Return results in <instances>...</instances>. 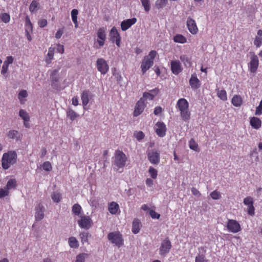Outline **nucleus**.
<instances>
[{
	"label": "nucleus",
	"instance_id": "1",
	"mask_svg": "<svg viewBox=\"0 0 262 262\" xmlns=\"http://www.w3.org/2000/svg\"><path fill=\"white\" fill-rule=\"evenodd\" d=\"M126 160L127 157L125 154L119 150H116L112 161V166L114 170L119 172H122V170H120V169L125 166Z\"/></svg>",
	"mask_w": 262,
	"mask_h": 262
},
{
	"label": "nucleus",
	"instance_id": "2",
	"mask_svg": "<svg viewBox=\"0 0 262 262\" xmlns=\"http://www.w3.org/2000/svg\"><path fill=\"white\" fill-rule=\"evenodd\" d=\"M17 156L15 151H9L4 153L2 158V166L4 169H8L17 161Z\"/></svg>",
	"mask_w": 262,
	"mask_h": 262
},
{
	"label": "nucleus",
	"instance_id": "3",
	"mask_svg": "<svg viewBox=\"0 0 262 262\" xmlns=\"http://www.w3.org/2000/svg\"><path fill=\"white\" fill-rule=\"evenodd\" d=\"M157 53L155 50L151 51L148 55L145 56L141 64V69L143 74L149 69L154 64V60Z\"/></svg>",
	"mask_w": 262,
	"mask_h": 262
},
{
	"label": "nucleus",
	"instance_id": "4",
	"mask_svg": "<svg viewBox=\"0 0 262 262\" xmlns=\"http://www.w3.org/2000/svg\"><path fill=\"white\" fill-rule=\"evenodd\" d=\"M107 238L111 243L115 244L118 247H120L123 245V239L119 232H110L107 235Z\"/></svg>",
	"mask_w": 262,
	"mask_h": 262
},
{
	"label": "nucleus",
	"instance_id": "5",
	"mask_svg": "<svg viewBox=\"0 0 262 262\" xmlns=\"http://www.w3.org/2000/svg\"><path fill=\"white\" fill-rule=\"evenodd\" d=\"M147 157L149 162L152 164L157 165L160 160V152L156 149H152L147 152Z\"/></svg>",
	"mask_w": 262,
	"mask_h": 262
},
{
	"label": "nucleus",
	"instance_id": "6",
	"mask_svg": "<svg viewBox=\"0 0 262 262\" xmlns=\"http://www.w3.org/2000/svg\"><path fill=\"white\" fill-rule=\"evenodd\" d=\"M171 242L168 237H166L162 241L159 249L160 254L162 256H165L167 254L171 248Z\"/></svg>",
	"mask_w": 262,
	"mask_h": 262
},
{
	"label": "nucleus",
	"instance_id": "7",
	"mask_svg": "<svg viewBox=\"0 0 262 262\" xmlns=\"http://www.w3.org/2000/svg\"><path fill=\"white\" fill-rule=\"evenodd\" d=\"M97 68L102 74H105L108 71L109 67L105 60L100 58L96 61Z\"/></svg>",
	"mask_w": 262,
	"mask_h": 262
},
{
	"label": "nucleus",
	"instance_id": "8",
	"mask_svg": "<svg viewBox=\"0 0 262 262\" xmlns=\"http://www.w3.org/2000/svg\"><path fill=\"white\" fill-rule=\"evenodd\" d=\"M80 219L78 220V224L79 227L81 228L88 229H89L91 226L92 223V221L91 219L89 216H80Z\"/></svg>",
	"mask_w": 262,
	"mask_h": 262
},
{
	"label": "nucleus",
	"instance_id": "9",
	"mask_svg": "<svg viewBox=\"0 0 262 262\" xmlns=\"http://www.w3.org/2000/svg\"><path fill=\"white\" fill-rule=\"evenodd\" d=\"M227 228L230 232L233 233H237L241 230L239 224L236 221L233 220H228Z\"/></svg>",
	"mask_w": 262,
	"mask_h": 262
},
{
	"label": "nucleus",
	"instance_id": "10",
	"mask_svg": "<svg viewBox=\"0 0 262 262\" xmlns=\"http://www.w3.org/2000/svg\"><path fill=\"white\" fill-rule=\"evenodd\" d=\"M97 42L99 44V47H97L96 46H95V47L96 49H99L101 48V47L103 46L104 45V41L106 39V34L105 31L103 28H100L98 29L97 32Z\"/></svg>",
	"mask_w": 262,
	"mask_h": 262
},
{
	"label": "nucleus",
	"instance_id": "11",
	"mask_svg": "<svg viewBox=\"0 0 262 262\" xmlns=\"http://www.w3.org/2000/svg\"><path fill=\"white\" fill-rule=\"evenodd\" d=\"M155 129L159 137H163L165 136L166 127L163 122H157L155 125Z\"/></svg>",
	"mask_w": 262,
	"mask_h": 262
},
{
	"label": "nucleus",
	"instance_id": "12",
	"mask_svg": "<svg viewBox=\"0 0 262 262\" xmlns=\"http://www.w3.org/2000/svg\"><path fill=\"white\" fill-rule=\"evenodd\" d=\"M250 61L248 64V68L252 73H255L258 66V59L257 56L253 54L250 57Z\"/></svg>",
	"mask_w": 262,
	"mask_h": 262
},
{
	"label": "nucleus",
	"instance_id": "13",
	"mask_svg": "<svg viewBox=\"0 0 262 262\" xmlns=\"http://www.w3.org/2000/svg\"><path fill=\"white\" fill-rule=\"evenodd\" d=\"M111 40L112 42H115L118 47H120L121 37L117 29L114 27L110 31Z\"/></svg>",
	"mask_w": 262,
	"mask_h": 262
},
{
	"label": "nucleus",
	"instance_id": "14",
	"mask_svg": "<svg viewBox=\"0 0 262 262\" xmlns=\"http://www.w3.org/2000/svg\"><path fill=\"white\" fill-rule=\"evenodd\" d=\"M45 209L43 205L39 203L35 207V218L36 221H39L44 217Z\"/></svg>",
	"mask_w": 262,
	"mask_h": 262
},
{
	"label": "nucleus",
	"instance_id": "15",
	"mask_svg": "<svg viewBox=\"0 0 262 262\" xmlns=\"http://www.w3.org/2000/svg\"><path fill=\"white\" fill-rule=\"evenodd\" d=\"M145 104L143 99H140L136 103L135 110L134 111V116L137 117L140 115L144 111Z\"/></svg>",
	"mask_w": 262,
	"mask_h": 262
},
{
	"label": "nucleus",
	"instance_id": "16",
	"mask_svg": "<svg viewBox=\"0 0 262 262\" xmlns=\"http://www.w3.org/2000/svg\"><path fill=\"white\" fill-rule=\"evenodd\" d=\"M170 66L171 72L174 75H178L183 70L181 64L178 60H172L170 62Z\"/></svg>",
	"mask_w": 262,
	"mask_h": 262
},
{
	"label": "nucleus",
	"instance_id": "17",
	"mask_svg": "<svg viewBox=\"0 0 262 262\" xmlns=\"http://www.w3.org/2000/svg\"><path fill=\"white\" fill-rule=\"evenodd\" d=\"M186 23L189 32L192 34H196L198 31V29L195 20L190 17H188L187 19Z\"/></svg>",
	"mask_w": 262,
	"mask_h": 262
},
{
	"label": "nucleus",
	"instance_id": "18",
	"mask_svg": "<svg viewBox=\"0 0 262 262\" xmlns=\"http://www.w3.org/2000/svg\"><path fill=\"white\" fill-rule=\"evenodd\" d=\"M92 94L88 90L83 91L81 94V99L82 102V105L83 108L85 110L86 106L89 102L90 99L91 98Z\"/></svg>",
	"mask_w": 262,
	"mask_h": 262
},
{
	"label": "nucleus",
	"instance_id": "19",
	"mask_svg": "<svg viewBox=\"0 0 262 262\" xmlns=\"http://www.w3.org/2000/svg\"><path fill=\"white\" fill-rule=\"evenodd\" d=\"M137 22L136 18H132L131 19H127L122 21L121 23V28L122 31H124L129 28Z\"/></svg>",
	"mask_w": 262,
	"mask_h": 262
},
{
	"label": "nucleus",
	"instance_id": "20",
	"mask_svg": "<svg viewBox=\"0 0 262 262\" xmlns=\"http://www.w3.org/2000/svg\"><path fill=\"white\" fill-rule=\"evenodd\" d=\"M177 107L180 111L188 110L189 103L185 98H180L177 103Z\"/></svg>",
	"mask_w": 262,
	"mask_h": 262
},
{
	"label": "nucleus",
	"instance_id": "21",
	"mask_svg": "<svg viewBox=\"0 0 262 262\" xmlns=\"http://www.w3.org/2000/svg\"><path fill=\"white\" fill-rule=\"evenodd\" d=\"M189 84L193 89H198L200 86V81L197 78L195 74L191 75V78L189 80Z\"/></svg>",
	"mask_w": 262,
	"mask_h": 262
},
{
	"label": "nucleus",
	"instance_id": "22",
	"mask_svg": "<svg viewBox=\"0 0 262 262\" xmlns=\"http://www.w3.org/2000/svg\"><path fill=\"white\" fill-rule=\"evenodd\" d=\"M141 227L140 221L138 219H134L132 224V232L133 233H138L140 231Z\"/></svg>",
	"mask_w": 262,
	"mask_h": 262
},
{
	"label": "nucleus",
	"instance_id": "23",
	"mask_svg": "<svg viewBox=\"0 0 262 262\" xmlns=\"http://www.w3.org/2000/svg\"><path fill=\"white\" fill-rule=\"evenodd\" d=\"M250 125L255 129H259L261 125V120L257 117H253L250 120Z\"/></svg>",
	"mask_w": 262,
	"mask_h": 262
},
{
	"label": "nucleus",
	"instance_id": "24",
	"mask_svg": "<svg viewBox=\"0 0 262 262\" xmlns=\"http://www.w3.org/2000/svg\"><path fill=\"white\" fill-rule=\"evenodd\" d=\"M119 205L114 202L111 203L108 206V210L112 214H115L119 210Z\"/></svg>",
	"mask_w": 262,
	"mask_h": 262
},
{
	"label": "nucleus",
	"instance_id": "25",
	"mask_svg": "<svg viewBox=\"0 0 262 262\" xmlns=\"http://www.w3.org/2000/svg\"><path fill=\"white\" fill-rule=\"evenodd\" d=\"M55 48L53 47H50L48 49V53L46 57V62L49 64L51 62V61L53 59L54 57V53Z\"/></svg>",
	"mask_w": 262,
	"mask_h": 262
},
{
	"label": "nucleus",
	"instance_id": "26",
	"mask_svg": "<svg viewBox=\"0 0 262 262\" xmlns=\"http://www.w3.org/2000/svg\"><path fill=\"white\" fill-rule=\"evenodd\" d=\"M231 102L234 106L238 107L240 106L242 103V99L239 96L235 95L232 98Z\"/></svg>",
	"mask_w": 262,
	"mask_h": 262
},
{
	"label": "nucleus",
	"instance_id": "27",
	"mask_svg": "<svg viewBox=\"0 0 262 262\" xmlns=\"http://www.w3.org/2000/svg\"><path fill=\"white\" fill-rule=\"evenodd\" d=\"M82 210V208L80 205L78 204H75L72 206V211L73 214H74L75 215L77 216H81L80 213L81 211Z\"/></svg>",
	"mask_w": 262,
	"mask_h": 262
},
{
	"label": "nucleus",
	"instance_id": "28",
	"mask_svg": "<svg viewBox=\"0 0 262 262\" xmlns=\"http://www.w3.org/2000/svg\"><path fill=\"white\" fill-rule=\"evenodd\" d=\"M67 117H69L71 121H74L78 116V115L72 109L69 108L67 112Z\"/></svg>",
	"mask_w": 262,
	"mask_h": 262
},
{
	"label": "nucleus",
	"instance_id": "29",
	"mask_svg": "<svg viewBox=\"0 0 262 262\" xmlns=\"http://www.w3.org/2000/svg\"><path fill=\"white\" fill-rule=\"evenodd\" d=\"M8 137L12 139L18 140L19 138V134L17 130H10L8 133Z\"/></svg>",
	"mask_w": 262,
	"mask_h": 262
},
{
	"label": "nucleus",
	"instance_id": "30",
	"mask_svg": "<svg viewBox=\"0 0 262 262\" xmlns=\"http://www.w3.org/2000/svg\"><path fill=\"white\" fill-rule=\"evenodd\" d=\"M181 117L185 121H188L190 118V113L189 110H185L180 111Z\"/></svg>",
	"mask_w": 262,
	"mask_h": 262
},
{
	"label": "nucleus",
	"instance_id": "31",
	"mask_svg": "<svg viewBox=\"0 0 262 262\" xmlns=\"http://www.w3.org/2000/svg\"><path fill=\"white\" fill-rule=\"evenodd\" d=\"M78 14V11L77 9H73L71 11L72 19L74 24H75V27H78L77 22V15Z\"/></svg>",
	"mask_w": 262,
	"mask_h": 262
},
{
	"label": "nucleus",
	"instance_id": "32",
	"mask_svg": "<svg viewBox=\"0 0 262 262\" xmlns=\"http://www.w3.org/2000/svg\"><path fill=\"white\" fill-rule=\"evenodd\" d=\"M217 95L223 101H226L227 100V93L224 90H217Z\"/></svg>",
	"mask_w": 262,
	"mask_h": 262
},
{
	"label": "nucleus",
	"instance_id": "33",
	"mask_svg": "<svg viewBox=\"0 0 262 262\" xmlns=\"http://www.w3.org/2000/svg\"><path fill=\"white\" fill-rule=\"evenodd\" d=\"M173 40L176 42L184 43L186 42V38L181 34H177L174 36Z\"/></svg>",
	"mask_w": 262,
	"mask_h": 262
},
{
	"label": "nucleus",
	"instance_id": "34",
	"mask_svg": "<svg viewBox=\"0 0 262 262\" xmlns=\"http://www.w3.org/2000/svg\"><path fill=\"white\" fill-rule=\"evenodd\" d=\"M16 181L15 179H10L7 182L6 188L8 190L14 189L16 187Z\"/></svg>",
	"mask_w": 262,
	"mask_h": 262
},
{
	"label": "nucleus",
	"instance_id": "35",
	"mask_svg": "<svg viewBox=\"0 0 262 262\" xmlns=\"http://www.w3.org/2000/svg\"><path fill=\"white\" fill-rule=\"evenodd\" d=\"M69 246L73 248H77L79 246L77 240L74 237H71L69 238Z\"/></svg>",
	"mask_w": 262,
	"mask_h": 262
},
{
	"label": "nucleus",
	"instance_id": "36",
	"mask_svg": "<svg viewBox=\"0 0 262 262\" xmlns=\"http://www.w3.org/2000/svg\"><path fill=\"white\" fill-rule=\"evenodd\" d=\"M51 198L54 202L59 203L61 200V195L59 192L54 191L51 195Z\"/></svg>",
	"mask_w": 262,
	"mask_h": 262
},
{
	"label": "nucleus",
	"instance_id": "37",
	"mask_svg": "<svg viewBox=\"0 0 262 262\" xmlns=\"http://www.w3.org/2000/svg\"><path fill=\"white\" fill-rule=\"evenodd\" d=\"M167 3V0H157L155 3V7L157 9H160L164 8Z\"/></svg>",
	"mask_w": 262,
	"mask_h": 262
},
{
	"label": "nucleus",
	"instance_id": "38",
	"mask_svg": "<svg viewBox=\"0 0 262 262\" xmlns=\"http://www.w3.org/2000/svg\"><path fill=\"white\" fill-rule=\"evenodd\" d=\"M189 146L191 149H192L195 151H198L199 150V148L198 147V144L195 142L193 139H191L189 141Z\"/></svg>",
	"mask_w": 262,
	"mask_h": 262
},
{
	"label": "nucleus",
	"instance_id": "39",
	"mask_svg": "<svg viewBox=\"0 0 262 262\" xmlns=\"http://www.w3.org/2000/svg\"><path fill=\"white\" fill-rule=\"evenodd\" d=\"M142 6L146 12H148L150 10V4L149 0H141Z\"/></svg>",
	"mask_w": 262,
	"mask_h": 262
},
{
	"label": "nucleus",
	"instance_id": "40",
	"mask_svg": "<svg viewBox=\"0 0 262 262\" xmlns=\"http://www.w3.org/2000/svg\"><path fill=\"white\" fill-rule=\"evenodd\" d=\"M38 3L36 1L33 0L31 2L29 7V10L30 12L33 13L36 11L38 9Z\"/></svg>",
	"mask_w": 262,
	"mask_h": 262
},
{
	"label": "nucleus",
	"instance_id": "41",
	"mask_svg": "<svg viewBox=\"0 0 262 262\" xmlns=\"http://www.w3.org/2000/svg\"><path fill=\"white\" fill-rule=\"evenodd\" d=\"M19 116L24 121H29L30 117L28 114L24 110H20L19 112Z\"/></svg>",
	"mask_w": 262,
	"mask_h": 262
},
{
	"label": "nucleus",
	"instance_id": "42",
	"mask_svg": "<svg viewBox=\"0 0 262 262\" xmlns=\"http://www.w3.org/2000/svg\"><path fill=\"white\" fill-rule=\"evenodd\" d=\"M180 59L186 67H189L191 66L190 60L186 55H183L181 56Z\"/></svg>",
	"mask_w": 262,
	"mask_h": 262
},
{
	"label": "nucleus",
	"instance_id": "43",
	"mask_svg": "<svg viewBox=\"0 0 262 262\" xmlns=\"http://www.w3.org/2000/svg\"><path fill=\"white\" fill-rule=\"evenodd\" d=\"M0 18L2 19V20L5 23H9L10 20V15L7 13H2L0 15Z\"/></svg>",
	"mask_w": 262,
	"mask_h": 262
},
{
	"label": "nucleus",
	"instance_id": "44",
	"mask_svg": "<svg viewBox=\"0 0 262 262\" xmlns=\"http://www.w3.org/2000/svg\"><path fill=\"white\" fill-rule=\"evenodd\" d=\"M154 97L155 96L149 92H144L143 94V97L140 99H143V101L144 102L145 100H151L154 98Z\"/></svg>",
	"mask_w": 262,
	"mask_h": 262
},
{
	"label": "nucleus",
	"instance_id": "45",
	"mask_svg": "<svg viewBox=\"0 0 262 262\" xmlns=\"http://www.w3.org/2000/svg\"><path fill=\"white\" fill-rule=\"evenodd\" d=\"M148 172L152 179H155L157 178V170L156 169H155L154 167H152L151 166L149 167V169H148Z\"/></svg>",
	"mask_w": 262,
	"mask_h": 262
},
{
	"label": "nucleus",
	"instance_id": "46",
	"mask_svg": "<svg viewBox=\"0 0 262 262\" xmlns=\"http://www.w3.org/2000/svg\"><path fill=\"white\" fill-rule=\"evenodd\" d=\"M26 24L25 27L26 29H27L28 30H32V25L30 19L28 16H27L25 18Z\"/></svg>",
	"mask_w": 262,
	"mask_h": 262
},
{
	"label": "nucleus",
	"instance_id": "47",
	"mask_svg": "<svg viewBox=\"0 0 262 262\" xmlns=\"http://www.w3.org/2000/svg\"><path fill=\"white\" fill-rule=\"evenodd\" d=\"M87 254L85 253H81L76 256V262H85V259Z\"/></svg>",
	"mask_w": 262,
	"mask_h": 262
},
{
	"label": "nucleus",
	"instance_id": "48",
	"mask_svg": "<svg viewBox=\"0 0 262 262\" xmlns=\"http://www.w3.org/2000/svg\"><path fill=\"white\" fill-rule=\"evenodd\" d=\"M42 168L43 170L47 171H50L52 170V165L50 162L47 161L43 163Z\"/></svg>",
	"mask_w": 262,
	"mask_h": 262
},
{
	"label": "nucleus",
	"instance_id": "49",
	"mask_svg": "<svg viewBox=\"0 0 262 262\" xmlns=\"http://www.w3.org/2000/svg\"><path fill=\"white\" fill-rule=\"evenodd\" d=\"M195 262H207V260L205 259V255L199 254L195 257Z\"/></svg>",
	"mask_w": 262,
	"mask_h": 262
},
{
	"label": "nucleus",
	"instance_id": "50",
	"mask_svg": "<svg viewBox=\"0 0 262 262\" xmlns=\"http://www.w3.org/2000/svg\"><path fill=\"white\" fill-rule=\"evenodd\" d=\"M244 203L248 207L253 205V199L251 196L246 197L244 200Z\"/></svg>",
	"mask_w": 262,
	"mask_h": 262
},
{
	"label": "nucleus",
	"instance_id": "51",
	"mask_svg": "<svg viewBox=\"0 0 262 262\" xmlns=\"http://www.w3.org/2000/svg\"><path fill=\"white\" fill-rule=\"evenodd\" d=\"M80 236L82 243L87 242L88 240L89 233L87 232H82L80 234Z\"/></svg>",
	"mask_w": 262,
	"mask_h": 262
},
{
	"label": "nucleus",
	"instance_id": "52",
	"mask_svg": "<svg viewBox=\"0 0 262 262\" xmlns=\"http://www.w3.org/2000/svg\"><path fill=\"white\" fill-rule=\"evenodd\" d=\"M28 95L27 92L26 90H21L18 94V99H19L21 103H22V99L26 98Z\"/></svg>",
	"mask_w": 262,
	"mask_h": 262
},
{
	"label": "nucleus",
	"instance_id": "53",
	"mask_svg": "<svg viewBox=\"0 0 262 262\" xmlns=\"http://www.w3.org/2000/svg\"><path fill=\"white\" fill-rule=\"evenodd\" d=\"M210 196L213 200H218L221 197L220 193L216 190L212 191L210 193Z\"/></svg>",
	"mask_w": 262,
	"mask_h": 262
},
{
	"label": "nucleus",
	"instance_id": "54",
	"mask_svg": "<svg viewBox=\"0 0 262 262\" xmlns=\"http://www.w3.org/2000/svg\"><path fill=\"white\" fill-rule=\"evenodd\" d=\"M9 194V190L6 188L0 189V198H3Z\"/></svg>",
	"mask_w": 262,
	"mask_h": 262
},
{
	"label": "nucleus",
	"instance_id": "55",
	"mask_svg": "<svg viewBox=\"0 0 262 262\" xmlns=\"http://www.w3.org/2000/svg\"><path fill=\"white\" fill-rule=\"evenodd\" d=\"M262 114V100L260 101V103L257 107L256 108L255 114L256 115H260Z\"/></svg>",
	"mask_w": 262,
	"mask_h": 262
},
{
	"label": "nucleus",
	"instance_id": "56",
	"mask_svg": "<svg viewBox=\"0 0 262 262\" xmlns=\"http://www.w3.org/2000/svg\"><path fill=\"white\" fill-rule=\"evenodd\" d=\"M149 213L151 217L154 219H158L160 216V214L157 213L156 211L152 210H149Z\"/></svg>",
	"mask_w": 262,
	"mask_h": 262
},
{
	"label": "nucleus",
	"instance_id": "57",
	"mask_svg": "<svg viewBox=\"0 0 262 262\" xmlns=\"http://www.w3.org/2000/svg\"><path fill=\"white\" fill-rule=\"evenodd\" d=\"M262 43V38L256 37L254 41V44L256 47L259 48Z\"/></svg>",
	"mask_w": 262,
	"mask_h": 262
},
{
	"label": "nucleus",
	"instance_id": "58",
	"mask_svg": "<svg viewBox=\"0 0 262 262\" xmlns=\"http://www.w3.org/2000/svg\"><path fill=\"white\" fill-rule=\"evenodd\" d=\"M134 136L138 141H140L144 137V135L142 132H139L134 134Z\"/></svg>",
	"mask_w": 262,
	"mask_h": 262
},
{
	"label": "nucleus",
	"instance_id": "59",
	"mask_svg": "<svg viewBox=\"0 0 262 262\" xmlns=\"http://www.w3.org/2000/svg\"><path fill=\"white\" fill-rule=\"evenodd\" d=\"M254 207L253 206V205H252L251 206H249L248 207V213L250 215H254Z\"/></svg>",
	"mask_w": 262,
	"mask_h": 262
},
{
	"label": "nucleus",
	"instance_id": "60",
	"mask_svg": "<svg viewBox=\"0 0 262 262\" xmlns=\"http://www.w3.org/2000/svg\"><path fill=\"white\" fill-rule=\"evenodd\" d=\"M38 24L40 27L43 28L47 25V20L46 19H40L38 21Z\"/></svg>",
	"mask_w": 262,
	"mask_h": 262
},
{
	"label": "nucleus",
	"instance_id": "61",
	"mask_svg": "<svg viewBox=\"0 0 262 262\" xmlns=\"http://www.w3.org/2000/svg\"><path fill=\"white\" fill-rule=\"evenodd\" d=\"M162 111V108L161 106H156L155 108L154 113L155 115H159L161 113Z\"/></svg>",
	"mask_w": 262,
	"mask_h": 262
},
{
	"label": "nucleus",
	"instance_id": "62",
	"mask_svg": "<svg viewBox=\"0 0 262 262\" xmlns=\"http://www.w3.org/2000/svg\"><path fill=\"white\" fill-rule=\"evenodd\" d=\"M191 192L192 193L196 196H201V193L200 191L195 188L192 187L191 188Z\"/></svg>",
	"mask_w": 262,
	"mask_h": 262
},
{
	"label": "nucleus",
	"instance_id": "63",
	"mask_svg": "<svg viewBox=\"0 0 262 262\" xmlns=\"http://www.w3.org/2000/svg\"><path fill=\"white\" fill-rule=\"evenodd\" d=\"M8 67H9V66L7 65V64L4 63V64L2 66V69L1 71V73L2 74H5V73H6L7 72V71L8 69Z\"/></svg>",
	"mask_w": 262,
	"mask_h": 262
},
{
	"label": "nucleus",
	"instance_id": "64",
	"mask_svg": "<svg viewBox=\"0 0 262 262\" xmlns=\"http://www.w3.org/2000/svg\"><path fill=\"white\" fill-rule=\"evenodd\" d=\"M13 61V58L12 56H8L7 57V59L6 61H4V63L7 64V65H9L10 64L12 63Z\"/></svg>",
	"mask_w": 262,
	"mask_h": 262
}]
</instances>
